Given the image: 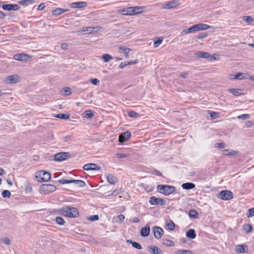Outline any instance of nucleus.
<instances>
[{
  "label": "nucleus",
  "instance_id": "obj_1",
  "mask_svg": "<svg viewBox=\"0 0 254 254\" xmlns=\"http://www.w3.org/2000/svg\"><path fill=\"white\" fill-rule=\"evenodd\" d=\"M60 211L64 216L70 218L76 217L79 215L78 211L75 207L64 206Z\"/></svg>",
  "mask_w": 254,
  "mask_h": 254
},
{
  "label": "nucleus",
  "instance_id": "obj_2",
  "mask_svg": "<svg viewBox=\"0 0 254 254\" xmlns=\"http://www.w3.org/2000/svg\"><path fill=\"white\" fill-rule=\"evenodd\" d=\"M175 187L174 186L159 185L157 187V190L160 193L165 195H169L175 190Z\"/></svg>",
  "mask_w": 254,
  "mask_h": 254
},
{
  "label": "nucleus",
  "instance_id": "obj_3",
  "mask_svg": "<svg viewBox=\"0 0 254 254\" xmlns=\"http://www.w3.org/2000/svg\"><path fill=\"white\" fill-rule=\"evenodd\" d=\"M35 177L39 182H48L51 179V173L45 171H40L36 173Z\"/></svg>",
  "mask_w": 254,
  "mask_h": 254
},
{
  "label": "nucleus",
  "instance_id": "obj_4",
  "mask_svg": "<svg viewBox=\"0 0 254 254\" xmlns=\"http://www.w3.org/2000/svg\"><path fill=\"white\" fill-rule=\"evenodd\" d=\"M211 28V26L203 23H199L193 25L190 27V33L198 31L200 30H205Z\"/></svg>",
  "mask_w": 254,
  "mask_h": 254
},
{
  "label": "nucleus",
  "instance_id": "obj_5",
  "mask_svg": "<svg viewBox=\"0 0 254 254\" xmlns=\"http://www.w3.org/2000/svg\"><path fill=\"white\" fill-rule=\"evenodd\" d=\"M56 190V186L51 184H43L40 188V191L45 194L54 192Z\"/></svg>",
  "mask_w": 254,
  "mask_h": 254
},
{
  "label": "nucleus",
  "instance_id": "obj_6",
  "mask_svg": "<svg viewBox=\"0 0 254 254\" xmlns=\"http://www.w3.org/2000/svg\"><path fill=\"white\" fill-rule=\"evenodd\" d=\"M70 157L69 152H61L56 153L54 155V160L56 161H63L67 159Z\"/></svg>",
  "mask_w": 254,
  "mask_h": 254
},
{
  "label": "nucleus",
  "instance_id": "obj_7",
  "mask_svg": "<svg viewBox=\"0 0 254 254\" xmlns=\"http://www.w3.org/2000/svg\"><path fill=\"white\" fill-rule=\"evenodd\" d=\"M218 197L224 200H230L233 197V193L228 190H222L218 193Z\"/></svg>",
  "mask_w": 254,
  "mask_h": 254
},
{
  "label": "nucleus",
  "instance_id": "obj_8",
  "mask_svg": "<svg viewBox=\"0 0 254 254\" xmlns=\"http://www.w3.org/2000/svg\"><path fill=\"white\" fill-rule=\"evenodd\" d=\"M149 202L151 205H157L162 206L165 204V200L161 198H157L155 196L150 197Z\"/></svg>",
  "mask_w": 254,
  "mask_h": 254
},
{
  "label": "nucleus",
  "instance_id": "obj_9",
  "mask_svg": "<svg viewBox=\"0 0 254 254\" xmlns=\"http://www.w3.org/2000/svg\"><path fill=\"white\" fill-rule=\"evenodd\" d=\"M143 7L141 6H134L128 7V15H134L141 13Z\"/></svg>",
  "mask_w": 254,
  "mask_h": 254
},
{
  "label": "nucleus",
  "instance_id": "obj_10",
  "mask_svg": "<svg viewBox=\"0 0 254 254\" xmlns=\"http://www.w3.org/2000/svg\"><path fill=\"white\" fill-rule=\"evenodd\" d=\"M31 58L29 55L24 53L17 54L13 56V59L18 61H27Z\"/></svg>",
  "mask_w": 254,
  "mask_h": 254
},
{
  "label": "nucleus",
  "instance_id": "obj_11",
  "mask_svg": "<svg viewBox=\"0 0 254 254\" xmlns=\"http://www.w3.org/2000/svg\"><path fill=\"white\" fill-rule=\"evenodd\" d=\"M101 29V27H86L82 29V32L84 34H91L97 33Z\"/></svg>",
  "mask_w": 254,
  "mask_h": 254
},
{
  "label": "nucleus",
  "instance_id": "obj_12",
  "mask_svg": "<svg viewBox=\"0 0 254 254\" xmlns=\"http://www.w3.org/2000/svg\"><path fill=\"white\" fill-rule=\"evenodd\" d=\"M131 137V133L129 131H126L121 133L119 137V141L123 143L127 141Z\"/></svg>",
  "mask_w": 254,
  "mask_h": 254
},
{
  "label": "nucleus",
  "instance_id": "obj_13",
  "mask_svg": "<svg viewBox=\"0 0 254 254\" xmlns=\"http://www.w3.org/2000/svg\"><path fill=\"white\" fill-rule=\"evenodd\" d=\"M83 169L86 171L100 170L101 167L96 164L90 163L85 165L83 166Z\"/></svg>",
  "mask_w": 254,
  "mask_h": 254
},
{
  "label": "nucleus",
  "instance_id": "obj_14",
  "mask_svg": "<svg viewBox=\"0 0 254 254\" xmlns=\"http://www.w3.org/2000/svg\"><path fill=\"white\" fill-rule=\"evenodd\" d=\"M179 5V3L177 0H172L168 2L163 6L164 9H172L177 7Z\"/></svg>",
  "mask_w": 254,
  "mask_h": 254
},
{
  "label": "nucleus",
  "instance_id": "obj_15",
  "mask_svg": "<svg viewBox=\"0 0 254 254\" xmlns=\"http://www.w3.org/2000/svg\"><path fill=\"white\" fill-rule=\"evenodd\" d=\"M249 249L247 246L245 245H238L235 247V251L240 253H247Z\"/></svg>",
  "mask_w": 254,
  "mask_h": 254
},
{
  "label": "nucleus",
  "instance_id": "obj_16",
  "mask_svg": "<svg viewBox=\"0 0 254 254\" xmlns=\"http://www.w3.org/2000/svg\"><path fill=\"white\" fill-rule=\"evenodd\" d=\"M153 231L154 236L157 239L161 238L164 233L162 229L157 226L154 227Z\"/></svg>",
  "mask_w": 254,
  "mask_h": 254
},
{
  "label": "nucleus",
  "instance_id": "obj_17",
  "mask_svg": "<svg viewBox=\"0 0 254 254\" xmlns=\"http://www.w3.org/2000/svg\"><path fill=\"white\" fill-rule=\"evenodd\" d=\"M20 7L16 4H4L2 6V8L5 10H16L19 9Z\"/></svg>",
  "mask_w": 254,
  "mask_h": 254
},
{
  "label": "nucleus",
  "instance_id": "obj_18",
  "mask_svg": "<svg viewBox=\"0 0 254 254\" xmlns=\"http://www.w3.org/2000/svg\"><path fill=\"white\" fill-rule=\"evenodd\" d=\"M6 82L9 84L16 83L19 82V76L17 74H13L6 77Z\"/></svg>",
  "mask_w": 254,
  "mask_h": 254
},
{
  "label": "nucleus",
  "instance_id": "obj_19",
  "mask_svg": "<svg viewBox=\"0 0 254 254\" xmlns=\"http://www.w3.org/2000/svg\"><path fill=\"white\" fill-rule=\"evenodd\" d=\"M196 55L197 57L200 58H210V59H216L215 58L213 57V56L210 55V54L207 52H198L196 54Z\"/></svg>",
  "mask_w": 254,
  "mask_h": 254
},
{
  "label": "nucleus",
  "instance_id": "obj_20",
  "mask_svg": "<svg viewBox=\"0 0 254 254\" xmlns=\"http://www.w3.org/2000/svg\"><path fill=\"white\" fill-rule=\"evenodd\" d=\"M150 233V226L148 224H146L142 228L140 231L141 235L143 237H147Z\"/></svg>",
  "mask_w": 254,
  "mask_h": 254
},
{
  "label": "nucleus",
  "instance_id": "obj_21",
  "mask_svg": "<svg viewBox=\"0 0 254 254\" xmlns=\"http://www.w3.org/2000/svg\"><path fill=\"white\" fill-rule=\"evenodd\" d=\"M108 182L111 185H114L118 182V179L112 174H109L107 176Z\"/></svg>",
  "mask_w": 254,
  "mask_h": 254
},
{
  "label": "nucleus",
  "instance_id": "obj_22",
  "mask_svg": "<svg viewBox=\"0 0 254 254\" xmlns=\"http://www.w3.org/2000/svg\"><path fill=\"white\" fill-rule=\"evenodd\" d=\"M86 2L84 1H80L71 3V6L73 8H82L86 6Z\"/></svg>",
  "mask_w": 254,
  "mask_h": 254
},
{
  "label": "nucleus",
  "instance_id": "obj_23",
  "mask_svg": "<svg viewBox=\"0 0 254 254\" xmlns=\"http://www.w3.org/2000/svg\"><path fill=\"white\" fill-rule=\"evenodd\" d=\"M195 187V185L192 183H184L182 185V187L183 188V189L187 190L194 189Z\"/></svg>",
  "mask_w": 254,
  "mask_h": 254
},
{
  "label": "nucleus",
  "instance_id": "obj_24",
  "mask_svg": "<svg viewBox=\"0 0 254 254\" xmlns=\"http://www.w3.org/2000/svg\"><path fill=\"white\" fill-rule=\"evenodd\" d=\"M120 53L125 54L127 58H129L128 53L130 51V49L125 47H120L119 48Z\"/></svg>",
  "mask_w": 254,
  "mask_h": 254
},
{
  "label": "nucleus",
  "instance_id": "obj_25",
  "mask_svg": "<svg viewBox=\"0 0 254 254\" xmlns=\"http://www.w3.org/2000/svg\"><path fill=\"white\" fill-rule=\"evenodd\" d=\"M186 236L188 238L193 239L196 237V234L194 230L190 229L186 233Z\"/></svg>",
  "mask_w": 254,
  "mask_h": 254
},
{
  "label": "nucleus",
  "instance_id": "obj_26",
  "mask_svg": "<svg viewBox=\"0 0 254 254\" xmlns=\"http://www.w3.org/2000/svg\"><path fill=\"white\" fill-rule=\"evenodd\" d=\"M61 94L64 96H66L71 94V89L69 87H65L61 90Z\"/></svg>",
  "mask_w": 254,
  "mask_h": 254
},
{
  "label": "nucleus",
  "instance_id": "obj_27",
  "mask_svg": "<svg viewBox=\"0 0 254 254\" xmlns=\"http://www.w3.org/2000/svg\"><path fill=\"white\" fill-rule=\"evenodd\" d=\"M67 9H63L61 8H57L52 11V14L54 15H59L64 12L67 11Z\"/></svg>",
  "mask_w": 254,
  "mask_h": 254
},
{
  "label": "nucleus",
  "instance_id": "obj_28",
  "mask_svg": "<svg viewBox=\"0 0 254 254\" xmlns=\"http://www.w3.org/2000/svg\"><path fill=\"white\" fill-rule=\"evenodd\" d=\"M150 251L149 252L153 253V254H162L163 252L159 248L153 246L151 248H149Z\"/></svg>",
  "mask_w": 254,
  "mask_h": 254
},
{
  "label": "nucleus",
  "instance_id": "obj_29",
  "mask_svg": "<svg viewBox=\"0 0 254 254\" xmlns=\"http://www.w3.org/2000/svg\"><path fill=\"white\" fill-rule=\"evenodd\" d=\"M241 91H242V90L240 89H234V88H231V89H229L228 90V91L230 93L234 94L235 96H240L241 94H242V93H241Z\"/></svg>",
  "mask_w": 254,
  "mask_h": 254
},
{
  "label": "nucleus",
  "instance_id": "obj_30",
  "mask_svg": "<svg viewBox=\"0 0 254 254\" xmlns=\"http://www.w3.org/2000/svg\"><path fill=\"white\" fill-rule=\"evenodd\" d=\"M127 242L128 244H131V245L133 247H134L137 249L140 250L142 248L141 245L137 242H133L130 240H127Z\"/></svg>",
  "mask_w": 254,
  "mask_h": 254
},
{
  "label": "nucleus",
  "instance_id": "obj_31",
  "mask_svg": "<svg viewBox=\"0 0 254 254\" xmlns=\"http://www.w3.org/2000/svg\"><path fill=\"white\" fill-rule=\"evenodd\" d=\"M222 153L223 155H234L237 153V152L235 150H231V149H224V150H222Z\"/></svg>",
  "mask_w": 254,
  "mask_h": 254
},
{
  "label": "nucleus",
  "instance_id": "obj_32",
  "mask_svg": "<svg viewBox=\"0 0 254 254\" xmlns=\"http://www.w3.org/2000/svg\"><path fill=\"white\" fill-rule=\"evenodd\" d=\"M175 224L172 220H170L168 223L166 224L165 226L166 229L171 231L175 229Z\"/></svg>",
  "mask_w": 254,
  "mask_h": 254
},
{
  "label": "nucleus",
  "instance_id": "obj_33",
  "mask_svg": "<svg viewBox=\"0 0 254 254\" xmlns=\"http://www.w3.org/2000/svg\"><path fill=\"white\" fill-rule=\"evenodd\" d=\"M162 243L164 245L168 246V247H173L174 246V243L168 239H163L162 240Z\"/></svg>",
  "mask_w": 254,
  "mask_h": 254
},
{
  "label": "nucleus",
  "instance_id": "obj_34",
  "mask_svg": "<svg viewBox=\"0 0 254 254\" xmlns=\"http://www.w3.org/2000/svg\"><path fill=\"white\" fill-rule=\"evenodd\" d=\"M246 75L245 73L239 72L235 75L234 78H232V79H243L246 78Z\"/></svg>",
  "mask_w": 254,
  "mask_h": 254
},
{
  "label": "nucleus",
  "instance_id": "obj_35",
  "mask_svg": "<svg viewBox=\"0 0 254 254\" xmlns=\"http://www.w3.org/2000/svg\"><path fill=\"white\" fill-rule=\"evenodd\" d=\"M71 183H74L80 187H83L85 186V182L81 180H71Z\"/></svg>",
  "mask_w": 254,
  "mask_h": 254
},
{
  "label": "nucleus",
  "instance_id": "obj_36",
  "mask_svg": "<svg viewBox=\"0 0 254 254\" xmlns=\"http://www.w3.org/2000/svg\"><path fill=\"white\" fill-rule=\"evenodd\" d=\"M113 59V58L112 56L108 54H105L102 56V59L104 60V62L106 63L109 62L110 60H112Z\"/></svg>",
  "mask_w": 254,
  "mask_h": 254
},
{
  "label": "nucleus",
  "instance_id": "obj_37",
  "mask_svg": "<svg viewBox=\"0 0 254 254\" xmlns=\"http://www.w3.org/2000/svg\"><path fill=\"white\" fill-rule=\"evenodd\" d=\"M56 118H59L61 119L67 120L69 118V115L67 114H60L55 116Z\"/></svg>",
  "mask_w": 254,
  "mask_h": 254
},
{
  "label": "nucleus",
  "instance_id": "obj_38",
  "mask_svg": "<svg viewBox=\"0 0 254 254\" xmlns=\"http://www.w3.org/2000/svg\"><path fill=\"white\" fill-rule=\"evenodd\" d=\"M243 228L245 231L248 233L251 232L253 230V227L252 225L249 224H245L243 226Z\"/></svg>",
  "mask_w": 254,
  "mask_h": 254
},
{
  "label": "nucleus",
  "instance_id": "obj_39",
  "mask_svg": "<svg viewBox=\"0 0 254 254\" xmlns=\"http://www.w3.org/2000/svg\"><path fill=\"white\" fill-rule=\"evenodd\" d=\"M197 212L193 209H191L190 211L189 216L192 218H196L197 217Z\"/></svg>",
  "mask_w": 254,
  "mask_h": 254
},
{
  "label": "nucleus",
  "instance_id": "obj_40",
  "mask_svg": "<svg viewBox=\"0 0 254 254\" xmlns=\"http://www.w3.org/2000/svg\"><path fill=\"white\" fill-rule=\"evenodd\" d=\"M56 222L57 224L60 225H64L65 223L64 219L60 216L57 217L56 218Z\"/></svg>",
  "mask_w": 254,
  "mask_h": 254
},
{
  "label": "nucleus",
  "instance_id": "obj_41",
  "mask_svg": "<svg viewBox=\"0 0 254 254\" xmlns=\"http://www.w3.org/2000/svg\"><path fill=\"white\" fill-rule=\"evenodd\" d=\"M119 14H122L124 15H128V7L125 9H121L118 10L117 12Z\"/></svg>",
  "mask_w": 254,
  "mask_h": 254
},
{
  "label": "nucleus",
  "instance_id": "obj_42",
  "mask_svg": "<svg viewBox=\"0 0 254 254\" xmlns=\"http://www.w3.org/2000/svg\"><path fill=\"white\" fill-rule=\"evenodd\" d=\"M84 117L86 118H92L93 116L92 112L90 110L86 111L84 113Z\"/></svg>",
  "mask_w": 254,
  "mask_h": 254
},
{
  "label": "nucleus",
  "instance_id": "obj_43",
  "mask_svg": "<svg viewBox=\"0 0 254 254\" xmlns=\"http://www.w3.org/2000/svg\"><path fill=\"white\" fill-rule=\"evenodd\" d=\"M2 196L3 197L9 198L11 196L10 192L8 190H4L2 192Z\"/></svg>",
  "mask_w": 254,
  "mask_h": 254
},
{
  "label": "nucleus",
  "instance_id": "obj_44",
  "mask_svg": "<svg viewBox=\"0 0 254 254\" xmlns=\"http://www.w3.org/2000/svg\"><path fill=\"white\" fill-rule=\"evenodd\" d=\"M128 115L131 118H137L139 116V114L134 111L128 112Z\"/></svg>",
  "mask_w": 254,
  "mask_h": 254
},
{
  "label": "nucleus",
  "instance_id": "obj_45",
  "mask_svg": "<svg viewBox=\"0 0 254 254\" xmlns=\"http://www.w3.org/2000/svg\"><path fill=\"white\" fill-rule=\"evenodd\" d=\"M249 118H250V115L249 114H243L242 115L238 116L237 117L238 119H240V120H244L248 119H249Z\"/></svg>",
  "mask_w": 254,
  "mask_h": 254
},
{
  "label": "nucleus",
  "instance_id": "obj_46",
  "mask_svg": "<svg viewBox=\"0 0 254 254\" xmlns=\"http://www.w3.org/2000/svg\"><path fill=\"white\" fill-rule=\"evenodd\" d=\"M178 254H193V253L190 250H180L178 251Z\"/></svg>",
  "mask_w": 254,
  "mask_h": 254
},
{
  "label": "nucleus",
  "instance_id": "obj_47",
  "mask_svg": "<svg viewBox=\"0 0 254 254\" xmlns=\"http://www.w3.org/2000/svg\"><path fill=\"white\" fill-rule=\"evenodd\" d=\"M163 38H158V40L154 41V46L155 48L158 47L162 42Z\"/></svg>",
  "mask_w": 254,
  "mask_h": 254
},
{
  "label": "nucleus",
  "instance_id": "obj_48",
  "mask_svg": "<svg viewBox=\"0 0 254 254\" xmlns=\"http://www.w3.org/2000/svg\"><path fill=\"white\" fill-rule=\"evenodd\" d=\"M34 2V0H23L19 1L18 2L19 3L22 4H25L26 3H29V4H32Z\"/></svg>",
  "mask_w": 254,
  "mask_h": 254
},
{
  "label": "nucleus",
  "instance_id": "obj_49",
  "mask_svg": "<svg viewBox=\"0 0 254 254\" xmlns=\"http://www.w3.org/2000/svg\"><path fill=\"white\" fill-rule=\"evenodd\" d=\"M243 19L248 23H251L253 21V18L249 16H244Z\"/></svg>",
  "mask_w": 254,
  "mask_h": 254
},
{
  "label": "nucleus",
  "instance_id": "obj_50",
  "mask_svg": "<svg viewBox=\"0 0 254 254\" xmlns=\"http://www.w3.org/2000/svg\"><path fill=\"white\" fill-rule=\"evenodd\" d=\"M99 219V216L97 215H94L91 216L88 218V220L91 221H94Z\"/></svg>",
  "mask_w": 254,
  "mask_h": 254
},
{
  "label": "nucleus",
  "instance_id": "obj_51",
  "mask_svg": "<svg viewBox=\"0 0 254 254\" xmlns=\"http://www.w3.org/2000/svg\"><path fill=\"white\" fill-rule=\"evenodd\" d=\"M249 214H247L248 217H252L254 215V208H251L249 209Z\"/></svg>",
  "mask_w": 254,
  "mask_h": 254
},
{
  "label": "nucleus",
  "instance_id": "obj_52",
  "mask_svg": "<svg viewBox=\"0 0 254 254\" xmlns=\"http://www.w3.org/2000/svg\"><path fill=\"white\" fill-rule=\"evenodd\" d=\"M90 82L95 85H97L99 83V80L97 78H92L90 79Z\"/></svg>",
  "mask_w": 254,
  "mask_h": 254
},
{
  "label": "nucleus",
  "instance_id": "obj_53",
  "mask_svg": "<svg viewBox=\"0 0 254 254\" xmlns=\"http://www.w3.org/2000/svg\"><path fill=\"white\" fill-rule=\"evenodd\" d=\"M225 146V144L224 142L221 143H217L215 144V147L219 148H224Z\"/></svg>",
  "mask_w": 254,
  "mask_h": 254
},
{
  "label": "nucleus",
  "instance_id": "obj_54",
  "mask_svg": "<svg viewBox=\"0 0 254 254\" xmlns=\"http://www.w3.org/2000/svg\"><path fill=\"white\" fill-rule=\"evenodd\" d=\"M208 34L206 33H203L198 34L197 36V39H202L207 36Z\"/></svg>",
  "mask_w": 254,
  "mask_h": 254
},
{
  "label": "nucleus",
  "instance_id": "obj_55",
  "mask_svg": "<svg viewBox=\"0 0 254 254\" xmlns=\"http://www.w3.org/2000/svg\"><path fill=\"white\" fill-rule=\"evenodd\" d=\"M59 182L62 184L71 183V180H61Z\"/></svg>",
  "mask_w": 254,
  "mask_h": 254
},
{
  "label": "nucleus",
  "instance_id": "obj_56",
  "mask_svg": "<svg viewBox=\"0 0 254 254\" xmlns=\"http://www.w3.org/2000/svg\"><path fill=\"white\" fill-rule=\"evenodd\" d=\"M116 155H117V157L119 158H126L127 156V154H122V153H117L116 154Z\"/></svg>",
  "mask_w": 254,
  "mask_h": 254
},
{
  "label": "nucleus",
  "instance_id": "obj_57",
  "mask_svg": "<svg viewBox=\"0 0 254 254\" xmlns=\"http://www.w3.org/2000/svg\"><path fill=\"white\" fill-rule=\"evenodd\" d=\"M125 217L123 214H120V215L117 216V220H118L120 221H123L125 219Z\"/></svg>",
  "mask_w": 254,
  "mask_h": 254
},
{
  "label": "nucleus",
  "instance_id": "obj_58",
  "mask_svg": "<svg viewBox=\"0 0 254 254\" xmlns=\"http://www.w3.org/2000/svg\"><path fill=\"white\" fill-rule=\"evenodd\" d=\"M138 62V60H135L133 61L127 62V65L135 64H137Z\"/></svg>",
  "mask_w": 254,
  "mask_h": 254
},
{
  "label": "nucleus",
  "instance_id": "obj_59",
  "mask_svg": "<svg viewBox=\"0 0 254 254\" xmlns=\"http://www.w3.org/2000/svg\"><path fill=\"white\" fill-rule=\"evenodd\" d=\"M2 242L6 245H9L10 243V240L7 238H4L2 240Z\"/></svg>",
  "mask_w": 254,
  "mask_h": 254
},
{
  "label": "nucleus",
  "instance_id": "obj_60",
  "mask_svg": "<svg viewBox=\"0 0 254 254\" xmlns=\"http://www.w3.org/2000/svg\"><path fill=\"white\" fill-rule=\"evenodd\" d=\"M190 28H187V29H184L181 33V34L182 35H183V34H189V33H190Z\"/></svg>",
  "mask_w": 254,
  "mask_h": 254
},
{
  "label": "nucleus",
  "instance_id": "obj_61",
  "mask_svg": "<svg viewBox=\"0 0 254 254\" xmlns=\"http://www.w3.org/2000/svg\"><path fill=\"white\" fill-rule=\"evenodd\" d=\"M61 48L63 50H67L68 48V45L66 43H63L61 45Z\"/></svg>",
  "mask_w": 254,
  "mask_h": 254
},
{
  "label": "nucleus",
  "instance_id": "obj_62",
  "mask_svg": "<svg viewBox=\"0 0 254 254\" xmlns=\"http://www.w3.org/2000/svg\"><path fill=\"white\" fill-rule=\"evenodd\" d=\"M127 65V62H122L119 65L120 68H123Z\"/></svg>",
  "mask_w": 254,
  "mask_h": 254
},
{
  "label": "nucleus",
  "instance_id": "obj_63",
  "mask_svg": "<svg viewBox=\"0 0 254 254\" xmlns=\"http://www.w3.org/2000/svg\"><path fill=\"white\" fill-rule=\"evenodd\" d=\"M246 125L247 127H249L253 125V123L251 121H248L246 122Z\"/></svg>",
  "mask_w": 254,
  "mask_h": 254
},
{
  "label": "nucleus",
  "instance_id": "obj_64",
  "mask_svg": "<svg viewBox=\"0 0 254 254\" xmlns=\"http://www.w3.org/2000/svg\"><path fill=\"white\" fill-rule=\"evenodd\" d=\"M131 222L134 223H138L139 222V219L137 217H133L132 219Z\"/></svg>",
  "mask_w": 254,
  "mask_h": 254
}]
</instances>
